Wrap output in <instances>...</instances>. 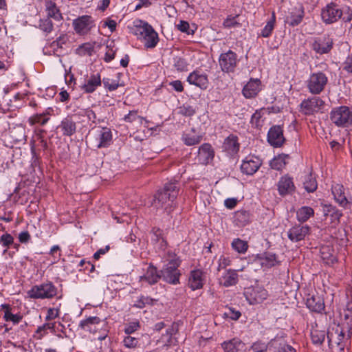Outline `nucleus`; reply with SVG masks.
Instances as JSON below:
<instances>
[{"mask_svg": "<svg viewBox=\"0 0 352 352\" xmlns=\"http://www.w3.org/2000/svg\"><path fill=\"white\" fill-rule=\"evenodd\" d=\"M92 144L97 148L107 147L112 141L111 129L107 127H96L92 129Z\"/></svg>", "mask_w": 352, "mask_h": 352, "instance_id": "6", "label": "nucleus"}, {"mask_svg": "<svg viewBox=\"0 0 352 352\" xmlns=\"http://www.w3.org/2000/svg\"><path fill=\"white\" fill-rule=\"evenodd\" d=\"M10 135L14 142H22L26 140L25 129L22 125H17L10 131Z\"/></svg>", "mask_w": 352, "mask_h": 352, "instance_id": "30", "label": "nucleus"}, {"mask_svg": "<svg viewBox=\"0 0 352 352\" xmlns=\"http://www.w3.org/2000/svg\"><path fill=\"white\" fill-rule=\"evenodd\" d=\"M45 8L47 13V18H53L56 21H60L63 19L60 10L56 7L55 3L50 0L46 1Z\"/></svg>", "mask_w": 352, "mask_h": 352, "instance_id": "35", "label": "nucleus"}, {"mask_svg": "<svg viewBox=\"0 0 352 352\" xmlns=\"http://www.w3.org/2000/svg\"><path fill=\"white\" fill-rule=\"evenodd\" d=\"M232 248L237 252L243 254L245 253L248 248V243L240 239H235L232 243Z\"/></svg>", "mask_w": 352, "mask_h": 352, "instance_id": "46", "label": "nucleus"}, {"mask_svg": "<svg viewBox=\"0 0 352 352\" xmlns=\"http://www.w3.org/2000/svg\"><path fill=\"white\" fill-rule=\"evenodd\" d=\"M72 25L76 34L85 35L94 26V21L91 16L83 15L74 19Z\"/></svg>", "mask_w": 352, "mask_h": 352, "instance_id": "10", "label": "nucleus"}, {"mask_svg": "<svg viewBox=\"0 0 352 352\" xmlns=\"http://www.w3.org/2000/svg\"><path fill=\"white\" fill-rule=\"evenodd\" d=\"M219 62L223 72H232L237 64V55L234 52L229 50L221 54Z\"/></svg>", "mask_w": 352, "mask_h": 352, "instance_id": "11", "label": "nucleus"}, {"mask_svg": "<svg viewBox=\"0 0 352 352\" xmlns=\"http://www.w3.org/2000/svg\"><path fill=\"white\" fill-rule=\"evenodd\" d=\"M203 272L199 270H195L191 272L188 285L192 290L200 289L203 287Z\"/></svg>", "mask_w": 352, "mask_h": 352, "instance_id": "27", "label": "nucleus"}, {"mask_svg": "<svg viewBox=\"0 0 352 352\" xmlns=\"http://www.w3.org/2000/svg\"><path fill=\"white\" fill-rule=\"evenodd\" d=\"M177 29L182 32L187 33L188 34H192L193 32H190L189 23L186 21H180L179 23L177 25Z\"/></svg>", "mask_w": 352, "mask_h": 352, "instance_id": "62", "label": "nucleus"}, {"mask_svg": "<svg viewBox=\"0 0 352 352\" xmlns=\"http://www.w3.org/2000/svg\"><path fill=\"white\" fill-rule=\"evenodd\" d=\"M100 322L101 320L100 318L97 316H91L80 321L79 327L85 331L95 332L96 328L94 326L96 324H98Z\"/></svg>", "mask_w": 352, "mask_h": 352, "instance_id": "32", "label": "nucleus"}, {"mask_svg": "<svg viewBox=\"0 0 352 352\" xmlns=\"http://www.w3.org/2000/svg\"><path fill=\"white\" fill-rule=\"evenodd\" d=\"M224 352H239L244 347V343L240 340L234 338L222 344Z\"/></svg>", "mask_w": 352, "mask_h": 352, "instance_id": "33", "label": "nucleus"}, {"mask_svg": "<svg viewBox=\"0 0 352 352\" xmlns=\"http://www.w3.org/2000/svg\"><path fill=\"white\" fill-rule=\"evenodd\" d=\"M303 186L307 192H314L318 188L316 178L311 174L306 175L303 181Z\"/></svg>", "mask_w": 352, "mask_h": 352, "instance_id": "40", "label": "nucleus"}, {"mask_svg": "<svg viewBox=\"0 0 352 352\" xmlns=\"http://www.w3.org/2000/svg\"><path fill=\"white\" fill-rule=\"evenodd\" d=\"M134 33L140 38L144 40V45L148 48L154 47L158 42L157 33L148 23L139 21L135 26Z\"/></svg>", "mask_w": 352, "mask_h": 352, "instance_id": "2", "label": "nucleus"}, {"mask_svg": "<svg viewBox=\"0 0 352 352\" xmlns=\"http://www.w3.org/2000/svg\"><path fill=\"white\" fill-rule=\"evenodd\" d=\"M327 81V77L324 73H313L307 80V87L311 94H319L324 90Z\"/></svg>", "mask_w": 352, "mask_h": 352, "instance_id": "7", "label": "nucleus"}, {"mask_svg": "<svg viewBox=\"0 0 352 352\" xmlns=\"http://www.w3.org/2000/svg\"><path fill=\"white\" fill-rule=\"evenodd\" d=\"M324 104V101L319 97L305 99L300 104V112L306 116L313 115L318 112Z\"/></svg>", "mask_w": 352, "mask_h": 352, "instance_id": "9", "label": "nucleus"}, {"mask_svg": "<svg viewBox=\"0 0 352 352\" xmlns=\"http://www.w3.org/2000/svg\"><path fill=\"white\" fill-rule=\"evenodd\" d=\"M214 151L208 143L203 144L198 150L197 161L201 164H208L214 158Z\"/></svg>", "mask_w": 352, "mask_h": 352, "instance_id": "15", "label": "nucleus"}, {"mask_svg": "<svg viewBox=\"0 0 352 352\" xmlns=\"http://www.w3.org/2000/svg\"><path fill=\"white\" fill-rule=\"evenodd\" d=\"M59 309L54 308H50L47 311V316L45 317L46 320H51L55 319L58 316Z\"/></svg>", "mask_w": 352, "mask_h": 352, "instance_id": "64", "label": "nucleus"}, {"mask_svg": "<svg viewBox=\"0 0 352 352\" xmlns=\"http://www.w3.org/2000/svg\"><path fill=\"white\" fill-rule=\"evenodd\" d=\"M160 278H161L160 274L157 273V268L153 265L148 267L146 273L141 276L142 280H145L151 285L156 283Z\"/></svg>", "mask_w": 352, "mask_h": 352, "instance_id": "31", "label": "nucleus"}, {"mask_svg": "<svg viewBox=\"0 0 352 352\" xmlns=\"http://www.w3.org/2000/svg\"><path fill=\"white\" fill-rule=\"evenodd\" d=\"M39 27L43 31L49 33L53 29V24L50 18H46L40 20Z\"/></svg>", "mask_w": 352, "mask_h": 352, "instance_id": "53", "label": "nucleus"}, {"mask_svg": "<svg viewBox=\"0 0 352 352\" xmlns=\"http://www.w3.org/2000/svg\"><path fill=\"white\" fill-rule=\"evenodd\" d=\"M260 263L263 267H272L277 263V258L275 254L265 252L259 257Z\"/></svg>", "mask_w": 352, "mask_h": 352, "instance_id": "37", "label": "nucleus"}, {"mask_svg": "<svg viewBox=\"0 0 352 352\" xmlns=\"http://www.w3.org/2000/svg\"><path fill=\"white\" fill-rule=\"evenodd\" d=\"M343 11L335 3L327 4L321 11V17L326 24H331L341 19Z\"/></svg>", "mask_w": 352, "mask_h": 352, "instance_id": "8", "label": "nucleus"}, {"mask_svg": "<svg viewBox=\"0 0 352 352\" xmlns=\"http://www.w3.org/2000/svg\"><path fill=\"white\" fill-rule=\"evenodd\" d=\"M314 214V210L308 206L301 207L296 212L297 219L300 222L307 221Z\"/></svg>", "mask_w": 352, "mask_h": 352, "instance_id": "39", "label": "nucleus"}, {"mask_svg": "<svg viewBox=\"0 0 352 352\" xmlns=\"http://www.w3.org/2000/svg\"><path fill=\"white\" fill-rule=\"evenodd\" d=\"M261 81L258 79H251L243 87V94L246 98L255 97L261 90Z\"/></svg>", "mask_w": 352, "mask_h": 352, "instance_id": "21", "label": "nucleus"}, {"mask_svg": "<svg viewBox=\"0 0 352 352\" xmlns=\"http://www.w3.org/2000/svg\"><path fill=\"white\" fill-rule=\"evenodd\" d=\"M58 129L61 130L64 135L71 136L76 132V126L72 117L67 116L61 121Z\"/></svg>", "mask_w": 352, "mask_h": 352, "instance_id": "26", "label": "nucleus"}, {"mask_svg": "<svg viewBox=\"0 0 352 352\" xmlns=\"http://www.w3.org/2000/svg\"><path fill=\"white\" fill-rule=\"evenodd\" d=\"M268 349L269 343L266 344L264 342H256L248 349H245L244 352H267Z\"/></svg>", "mask_w": 352, "mask_h": 352, "instance_id": "47", "label": "nucleus"}, {"mask_svg": "<svg viewBox=\"0 0 352 352\" xmlns=\"http://www.w3.org/2000/svg\"><path fill=\"white\" fill-rule=\"evenodd\" d=\"M275 23H276V16H275V13L272 12L271 19L267 22L265 26L261 30L259 36L264 37V38L269 37L272 34V32L275 26Z\"/></svg>", "mask_w": 352, "mask_h": 352, "instance_id": "41", "label": "nucleus"}, {"mask_svg": "<svg viewBox=\"0 0 352 352\" xmlns=\"http://www.w3.org/2000/svg\"><path fill=\"white\" fill-rule=\"evenodd\" d=\"M289 158V155L286 154H281L278 155V156L275 157L270 162V166L272 168L277 170H283L286 164H287V160Z\"/></svg>", "mask_w": 352, "mask_h": 352, "instance_id": "36", "label": "nucleus"}, {"mask_svg": "<svg viewBox=\"0 0 352 352\" xmlns=\"http://www.w3.org/2000/svg\"><path fill=\"white\" fill-rule=\"evenodd\" d=\"M239 146L240 144L238 142V138L232 134L224 140L222 147L228 154L234 155L239 151Z\"/></svg>", "mask_w": 352, "mask_h": 352, "instance_id": "24", "label": "nucleus"}, {"mask_svg": "<svg viewBox=\"0 0 352 352\" xmlns=\"http://www.w3.org/2000/svg\"><path fill=\"white\" fill-rule=\"evenodd\" d=\"M230 260L228 258H226L223 256L220 257L218 261V267L217 271L220 272L221 270L226 269L227 266L230 265Z\"/></svg>", "mask_w": 352, "mask_h": 352, "instance_id": "61", "label": "nucleus"}, {"mask_svg": "<svg viewBox=\"0 0 352 352\" xmlns=\"http://www.w3.org/2000/svg\"><path fill=\"white\" fill-rule=\"evenodd\" d=\"M237 17L238 15L235 16H228L227 19L223 21V27L226 28H231L239 25V23L236 21Z\"/></svg>", "mask_w": 352, "mask_h": 352, "instance_id": "56", "label": "nucleus"}, {"mask_svg": "<svg viewBox=\"0 0 352 352\" xmlns=\"http://www.w3.org/2000/svg\"><path fill=\"white\" fill-rule=\"evenodd\" d=\"M309 231V228L307 226H294L289 230L287 236L292 242H298L305 239Z\"/></svg>", "mask_w": 352, "mask_h": 352, "instance_id": "17", "label": "nucleus"}, {"mask_svg": "<svg viewBox=\"0 0 352 352\" xmlns=\"http://www.w3.org/2000/svg\"><path fill=\"white\" fill-rule=\"evenodd\" d=\"M177 329L174 325H172L166 330V333L163 334L161 338V340L164 343V345L169 346L171 344L172 336L175 333Z\"/></svg>", "mask_w": 352, "mask_h": 352, "instance_id": "50", "label": "nucleus"}, {"mask_svg": "<svg viewBox=\"0 0 352 352\" xmlns=\"http://www.w3.org/2000/svg\"><path fill=\"white\" fill-rule=\"evenodd\" d=\"M304 17V10L302 6L296 7L287 16L286 22L291 26H296L300 24Z\"/></svg>", "mask_w": 352, "mask_h": 352, "instance_id": "25", "label": "nucleus"}, {"mask_svg": "<svg viewBox=\"0 0 352 352\" xmlns=\"http://www.w3.org/2000/svg\"><path fill=\"white\" fill-rule=\"evenodd\" d=\"M179 194L178 183L168 182L164 184L162 189L159 190L154 195L152 206L157 209H170Z\"/></svg>", "mask_w": 352, "mask_h": 352, "instance_id": "1", "label": "nucleus"}, {"mask_svg": "<svg viewBox=\"0 0 352 352\" xmlns=\"http://www.w3.org/2000/svg\"><path fill=\"white\" fill-rule=\"evenodd\" d=\"M331 190L336 202L338 203L340 206L344 208H349L351 206V201H349L344 195L343 186L336 184L332 186Z\"/></svg>", "mask_w": 352, "mask_h": 352, "instance_id": "19", "label": "nucleus"}, {"mask_svg": "<svg viewBox=\"0 0 352 352\" xmlns=\"http://www.w3.org/2000/svg\"><path fill=\"white\" fill-rule=\"evenodd\" d=\"M261 165V163L258 158L248 156L243 161L241 170L243 173L251 175L258 170Z\"/></svg>", "mask_w": 352, "mask_h": 352, "instance_id": "16", "label": "nucleus"}, {"mask_svg": "<svg viewBox=\"0 0 352 352\" xmlns=\"http://www.w3.org/2000/svg\"><path fill=\"white\" fill-rule=\"evenodd\" d=\"M187 81L190 85H194L202 89H206L208 84L207 76L198 71H194L190 73L187 78Z\"/></svg>", "mask_w": 352, "mask_h": 352, "instance_id": "18", "label": "nucleus"}, {"mask_svg": "<svg viewBox=\"0 0 352 352\" xmlns=\"http://www.w3.org/2000/svg\"><path fill=\"white\" fill-rule=\"evenodd\" d=\"M333 47V41L328 36L317 38L311 45L313 50L319 54L329 52Z\"/></svg>", "mask_w": 352, "mask_h": 352, "instance_id": "14", "label": "nucleus"}, {"mask_svg": "<svg viewBox=\"0 0 352 352\" xmlns=\"http://www.w3.org/2000/svg\"><path fill=\"white\" fill-rule=\"evenodd\" d=\"M307 307L312 311L321 313L324 309L323 298L318 294L312 295L307 299Z\"/></svg>", "mask_w": 352, "mask_h": 352, "instance_id": "23", "label": "nucleus"}, {"mask_svg": "<svg viewBox=\"0 0 352 352\" xmlns=\"http://www.w3.org/2000/svg\"><path fill=\"white\" fill-rule=\"evenodd\" d=\"M274 352H296L295 349L286 344L283 340H272L269 342V349Z\"/></svg>", "mask_w": 352, "mask_h": 352, "instance_id": "28", "label": "nucleus"}, {"mask_svg": "<svg viewBox=\"0 0 352 352\" xmlns=\"http://www.w3.org/2000/svg\"><path fill=\"white\" fill-rule=\"evenodd\" d=\"M140 327V323L138 321H134L130 322L124 329V332L127 335H130L135 332Z\"/></svg>", "mask_w": 352, "mask_h": 352, "instance_id": "59", "label": "nucleus"}, {"mask_svg": "<svg viewBox=\"0 0 352 352\" xmlns=\"http://www.w3.org/2000/svg\"><path fill=\"white\" fill-rule=\"evenodd\" d=\"M332 122L338 127L352 126V109L346 106H340L333 109L330 113Z\"/></svg>", "mask_w": 352, "mask_h": 352, "instance_id": "3", "label": "nucleus"}, {"mask_svg": "<svg viewBox=\"0 0 352 352\" xmlns=\"http://www.w3.org/2000/svg\"><path fill=\"white\" fill-rule=\"evenodd\" d=\"M153 300L147 296H141L134 304V307L143 308L146 305H152Z\"/></svg>", "mask_w": 352, "mask_h": 352, "instance_id": "55", "label": "nucleus"}, {"mask_svg": "<svg viewBox=\"0 0 352 352\" xmlns=\"http://www.w3.org/2000/svg\"><path fill=\"white\" fill-rule=\"evenodd\" d=\"M262 109L259 111H256L251 118V123L254 124L256 126H258L261 125V118L262 117L261 114Z\"/></svg>", "mask_w": 352, "mask_h": 352, "instance_id": "63", "label": "nucleus"}, {"mask_svg": "<svg viewBox=\"0 0 352 352\" xmlns=\"http://www.w3.org/2000/svg\"><path fill=\"white\" fill-rule=\"evenodd\" d=\"M323 213L324 216H329L331 222L334 223H338L340 217L342 216V212L331 205L324 206Z\"/></svg>", "mask_w": 352, "mask_h": 352, "instance_id": "34", "label": "nucleus"}, {"mask_svg": "<svg viewBox=\"0 0 352 352\" xmlns=\"http://www.w3.org/2000/svg\"><path fill=\"white\" fill-rule=\"evenodd\" d=\"M179 113L185 116H192L195 113V109L190 105H184L179 108Z\"/></svg>", "mask_w": 352, "mask_h": 352, "instance_id": "58", "label": "nucleus"}, {"mask_svg": "<svg viewBox=\"0 0 352 352\" xmlns=\"http://www.w3.org/2000/svg\"><path fill=\"white\" fill-rule=\"evenodd\" d=\"M244 294L251 305L261 303L267 297V291L260 287L248 288Z\"/></svg>", "mask_w": 352, "mask_h": 352, "instance_id": "12", "label": "nucleus"}, {"mask_svg": "<svg viewBox=\"0 0 352 352\" xmlns=\"http://www.w3.org/2000/svg\"><path fill=\"white\" fill-rule=\"evenodd\" d=\"M94 50L93 44L87 43L80 45L77 50V54L80 56H91Z\"/></svg>", "mask_w": 352, "mask_h": 352, "instance_id": "49", "label": "nucleus"}, {"mask_svg": "<svg viewBox=\"0 0 352 352\" xmlns=\"http://www.w3.org/2000/svg\"><path fill=\"white\" fill-rule=\"evenodd\" d=\"M239 276L234 270H226L219 278V283L224 287H230L237 284Z\"/></svg>", "mask_w": 352, "mask_h": 352, "instance_id": "20", "label": "nucleus"}, {"mask_svg": "<svg viewBox=\"0 0 352 352\" xmlns=\"http://www.w3.org/2000/svg\"><path fill=\"white\" fill-rule=\"evenodd\" d=\"M174 67L179 72L188 70V63L186 60L182 57H176L174 58Z\"/></svg>", "mask_w": 352, "mask_h": 352, "instance_id": "51", "label": "nucleus"}, {"mask_svg": "<svg viewBox=\"0 0 352 352\" xmlns=\"http://www.w3.org/2000/svg\"><path fill=\"white\" fill-rule=\"evenodd\" d=\"M56 293V287L51 282H47L34 285L28 292V295L30 298L45 299L54 297Z\"/></svg>", "mask_w": 352, "mask_h": 352, "instance_id": "4", "label": "nucleus"}, {"mask_svg": "<svg viewBox=\"0 0 352 352\" xmlns=\"http://www.w3.org/2000/svg\"><path fill=\"white\" fill-rule=\"evenodd\" d=\"M102 82L104 87L108 89L109 91H114L121 85L116 80H111L108 78H103Z\"/></svg>", "mask_w": 352, "mask_h": 352, "instance_id": "54", "label": "nucleus"}, {"mask_svg": "<svg viewBox=\"0 0 352 352\" xmlns=\"http://www.w3.org/2000/svg\"><path fill=\"white\" fill-rule=\"evenodd\" d=\"M342 324L346 331H349L352 329V312L343 310L340 313Z\"/></svg>", "mask_w": 352, "mask_h": 352, "instance_id": "43", "label": "nucleus"}, {"mask_svg": "<svg viewBox=\"0 0 352 352\" xmlns=\"http://www.w3.org/2000/svg\"><path fill=\"white\" fill-rule=\"evenodd\" d=\"M182 140L187 146H193L198 144L202 140V135L195 134V130L192 129L190 133L183 135Z\"/></svg>", "mask_w": 352, "mask_h": 352, "instance_id": "38", "label": "nucleus"}, {"mask_svg": "<svg viewBox=\"0 0 352 352\" xmlns=\"http://www.w3.org/2000/svg\"><path fill=\"white\" fill-rule=\"evenodd\" d=\"M3 309H6L4 319L6 321H12L14 324L19 323L22 320V316L19 314H13L10 311V306L7 304L1 305Z\"/></svg>", "mask_w": 352, "mask_h": 352, "instance_id": "42", "label": "nucleus"}, {"mask_svg": "<svg viewBox=\"0 0 352 352\" xmlns=\"http://www.w3.org/2000/svg\"><path fill=\"white\" fill-rule=\"evenodd\" d=\"M179 262L177 260H172L168 262L160 272V278L165 282L176 285L179 283L180 272L178 270Z\"/></svg>", "mask_w": 352, "mask_h": 352, "instance_id": "5", "label": "nucleus"}, {"mask_svg": "<svg viewBox=\"0 0 352 352\" xmlns=\"http://www.w3.org/2000/svg\"><path fill=\"white\" fill-rule=\"evenodd\" d=\"M14 237L9 233H4L0 236V244L2 245L6 249L3 251V254H5L8 249L14 244Z\"/></svg>", "mask_w": 352, "mask_h": 352, "instance_id": "48", "label": "nucleus"}, {"mask_svg": "<svg viewBox=\"0 0 352 352\" xmlns=\"http://www.w3.org/2000/svg\"><path fill=\"white\" fill-rule=\"evenodd\" d=\"M267 141L274 147H280L283 144L285 139L280 126L276 125L270 129L267 133Z\"/></svg>", "mask_w": 352, "mask_h": 352, "instance_id": "13", "label": "nucleus"}, {"mask_svg": "<svg viewBox=\"0 0 352 352\" xmlns=\"http://www.w3.org/2000/svg\"><path fill=\"white\" fill-rule=\"evenodd\" d=\"M311 340L314 344H320L325 339L324 331L314 330L311 333Z\"/></svg>", "mask_w": 352, "mask_h": 352, "instance_id": "52", "label": "nucleus"}, {"mask_svg": "<svg viewBox=\"0 0 352 352\" xmlns=\"http://www.w3.org/2000/svg\"><path fill=\"white\" fill-rule=\"evenodd\" d=\"M279 194L282 196L292 193L295 190V186L292 178L285 175L282 177L278 184Z\"/></svg>", "mask_w": 352, "mask_h": 352, "instance_id": "22", "label": "nucleus"}, {"mask_svg": "<svg viewBox=\"0 0 352 352\" xmlns=\"http://www.w3.org/2000/svg\"><path fill=\"white\" fill-rule=\"evenodd\" d=\"M241 315V314L239 311L235 310L232 307L228 308L224 313V316L226 318H230V319L234 320H238L240 318Z\"/></svg>", "mask_w": 352, "mask_h": 352, "instance_id": "57", "label": "nucleus"}, {"mask_svg": "<svg viewBox=\"0 0 352 352\" xmlns=\"http://www.w3.org/2000/svg\"><path fill=\"white\" fill-rule=\"evenodd\" d=\"M337 333V337L335 338L334 335L331 332H329L327 333V338L329 339V343H334L337 344L340 348L343 347V345L342 344V341L344 338V332L343 331V329L338 331V329L336 330Z\"/></svg>", "mask_w": 352, "mask_h": 352, "instance_id": "44", "label": "nucleus"}, {"mask_svg": "<svg viewBox=\"0 0 352 352\" xmlns=\"http://www.w3.org/2000/svg\"><path fill=\"white\" fill-rule=\"evenodd\" d=\"M101 85V78L99 74L91 75L87 82L82 86V89L86 93H92L96 88Z\"/></svg>", "mask_w": 352, "mask_h": 352, "instance_id": "29", "label": "nucleus"}, {"mask_svg": "<svg viewBox=\"0 0 352 352\" xmlns=\"http://www.w3.org/2000/svg\"><path fill=\"white\" fill-rule=\"evenodd\" d=\"M234 219L236 222L239 223L241 226H244L250 221V213L246 210H239L235 212Z\"/></svg>", "mask_w": 352, "mask_h": 352, "instance_id": "45", "label": "nucleus"}, {"mask_svg": "<svg viewBox=\"0 0 352 352\" xmlns=\"http://www.w3.org/2000/svg\"><path fill=\"white\" fill-rule=\"evenodd\" d=\"M123 342L126 347L133 348L137 346L138 341L135 338L128 336L124 339Z\"/></svg>", "mask_w": 352, "mask_h": 352, "instance_id": "60", "label": "nucleus"}]
</instances>
